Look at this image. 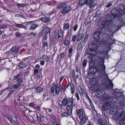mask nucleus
Wrapping results in <instances>:
<instances>
[{
	"mask_svg": "<svg viewBox=\"0 0 125 125\" xmlns=\"http://www.w3.org/2000/svg\"><path fill=\"white\" fill-rule=\"evenodd\" d=\"M17 5L19 7H23L25 6V5L24 4H19L18 3Z\"/></svg>",
	"mask_w": 125,
	"mask_h": 125,
	"instance_id": "6e6d98bb",
	"label": "nucleus"
},
{
	"mask_svg": "<svg viewBox=\"0 0 125 125\" xmlns=\"http://www.w3.org/2000/svg\"><path fill=\"white\" fill-rule=\"evenodd\" d=\"M15 35L17 37H20L21 36V34L19 32H16L15 33Z\"/></svg>",
	"mask_w": 125,
	"mask_h": 125,
	"instance_id": "4d7b16f0",
	"label": "nucleus"
},
{
	"mask_svg": "<svg viewBox=\"0 0 125 125\" xmlns=\"http://www.w3.org/2000/svg\"><path fill=\"white\" fill-rule=\"evenodd\" d=\"M68 5L67 4L65 3H60L58 4L57 8L60 9L61 8H63V9L65 7L67 6Z\"/></svg>",
	"mask_w": 125,
	"mask_h": 125,
	"instance_id": "6ab92c4d",
	"label": "nucleus"
},
{
	"mask_svg": "<svg viewBox=\"0 0 125 125\" xmlns=\"http://www.w3.org/2000/svg\"><path fill=\"white\" fill-rule=\"evenodd\" d=\"M89 36V33L87 31L83 34V37L82 38V41L84 43V44L87 41Z\"/></svg>",
	"mask_w": 125,
	"mask_h": 125,
	"instance_id": "ddd939ff",
	"label": "nucleus"
},
{
	"mask_svg": "<svg viewBox=\"0 0 125 125\" xmlns=\"http://www.w3.org/2000/svg\"><path fill=\"white\" fill-rule=\"evenodd\" d=\"M50 18L48 17H44L41 18V20L42 22H45L47 23L50 21Z\"/></svg>",
	"mask_w": 125,
	"mask_h": 125,
	"instance_id": "aec40b11",
	"label": "nucleus"
},
{
	"mask_svg": "<svg viewBox=\"0 0 125 125\" xmlns=\"http://www.w3.org/2000/svg\"><path fill=\"white\" fill-rule=\"evenodd\" d=\"M77 114L79 116L80 121L78 123L80 125H83L85 123L87 118V117L85 115L84 109L83 108H79L76 110Z\"/></svg>",
	"mask_w": 125,
	"mask_h": 125,
	"instance_id": "7ed1b4c3",
	"label": "nucleus"
},
{
	"mask_svg": "<svg viewBox=\"0 0 125 125\" xmlns=\"http://www.w3.org/2000/svg\"><path fill=\"white\" fill-rule=\"evenodd\" d=\"M48 44L47 42H44L42 44V48L44 49L45 48H48Z\"/></svg>",
	"mask_w": 125,
	"mask_h": 125,
	"instance_id": "72a5a7b5",
	"label": "nucleus"
},
{
	"mask_svg": "<svg viewBox=\"0 0 125 125\" xmlns=\"http://www.w3.org/2000/svg\"><path fill=\"white\" fill-rule=\"evenodd\" d=\"M85 97L89 101L90 105H91V104H92V103L91 100L89 97L88 94L87 92L86 93Z\"/></svg>",
	"mask_w": 125,
	"mask_h": 125,
	"instance_id": "2f4dec72",
	"label": "nucleus"
},
{
	"mask_svg": "<svg viewBox=\"0 0 125 125\" xmlns=\"http://www.w3.org/2000/svg\"><path fill=\"white\" fill-rule=\"evenodd\" d=\"M94 5H92V7H89L90 9L89 10V13L92 12L93 11V8L94 7Z\"/></svg>",
	"mask_w": 125,
	"mask_h": 125,
	"instance_id": "49530a36",
	"label": "nucleus"
},
{
	"mask_svg": "<svg viewBox=\"0 0 125 125\" xmlns=\"http://www.w3.org/2000/svg\"><path fill=\"white\" fill-rule=\"evenodd\" d=\"M85 4L88 5L89 7H92V5H95L96 2L95 0H85Z\"/></svg>",
	"mask_w": 125,
	"mask_h": 125,
	"instance_id": "f8f14e48",
	"label": "nucleus"
},
{
	"mask_svg": "<svg viewBox=\"0 0 125 125\" xmlns=\"http://www.w3.org/2000/svg\"><path fill=\"white\" fill-rule=\"evenodd\" d=\"M35 89L36 91L37 92L39 93H40L42 91L43 89V88L39 87H36Z\"/></svg>",
	"mask_w": 125,
	"mask_h": 125,
	"instance_id": "393cba45",
	"label": "nucleus"
},
{
	"mask_svg": "<svg viewBox=\"0 0 125 125\" xmlns=\"http://www.w3.org/2000/svg\"><path fill=\"white\" fill-rule=\"evenodd\" d=\"M54 87H52L51 88V91L52 93H53L54 92Z\"/></svg>",
	"mask_w": 125,
	"mask_h": 125,
	"instance_id": "680f3d73",
	"label": "nucleus"
},
{
	"mask_svg": "<svg viewBox=\"0 0 125 125\" xmlns=\"http://www.w3.org/2000/svg\"><path fill=\"white\" fill-rule=\"evenodd\" d=\"M86 52L88 54H97V52H94L92 50H90L89 49L87 50L86 51Z\"/></svg>",
	"mask_w": 125,
	"mask_h": 125,
	"instance_id": "412c9836",
	"label": "nucleus"
},
{
	"mask_svg": "<svg viewBox=\"0 0 125 125\" xmlns=\"http://www.w3.org/2000/svg\"><path fill=\"white\" fill-rule=\"evenodd\" d=\"M26 25H30V29L31 30H34L39 26V25L37 24L34 21H29L27 23Z\"/></svg>",
	"mask_w": 125,
	"mask_h": 125,
	"instance_id": "39448f33",
	"label": "nucleus"
},
{
	"mask_svg": "<svg viewBox=\"0 0 125 125\" xmlns=\"http://www.w3.org/2000/svg\"><path fill=\"white\" fill-rule=\"evenodd\" d=\"M43 100L44 101H48L50 99V97L45 94H43Z\"/></svg>",
	"mask_w": 125,
	"mask_h": 125,
	"instance_id": "4be33fe9",
	"label": "nucleus"
},
{
	"mask_svg": "<svg viewBox=\"0 0 125 125\" xmlns=\"http://www.w3.org/2000/svg\"><path fill=\"white\" fill-rule=\"evenodd\" d=\"M76 37V35H75L73 36V38H72V41L73 42H75Z\"/></svg>",
	"mask_w": 125,
	"mask_h": 125,
	"instance_id": "5fc2aeb1",
	"label": "nucleus"
},
{
	"mask_svg": "<svg viewBox=\"0 0 125 125\" xmlns=\"http://www.w3.org/2000/svg\"><path fill=\"white\" fill-rule=\"evenodd\" d=\"M42 59L44 61H46L47 62L49 61V58L47 55H42Z\"/></svg>",
	"mask_w": 125,
	"mask_h": 125,
	"instance_id": "cd10ccee",
	"label": "nucleus"
},
{
	"mask_svg": "<svg viewBox=\"0 0 125 125\" xmlns=\"http://www.w3.org/2000/svg\"><path fill=\"white\" fill-rule=\"evenodd\" d=\"M89 47L90 50H92L94 52H97L96 51L97 50L98 46L94 43H91L89 45Z\"/></svg>",
	"mask_w": 125,
	"mask_h": 125,
	"instance_id": "6e6552de",
	"label": "nucleus"
},
{
	"mask_svg": "<svg viewBox=\"0 0 125 125\" xmlns=\"http://www.w3.org/2000/svg\"><path fill=\"white\" fill-rule=\"evenodd\" d=\"M20 73L19 74H17L16 75H15V76H14V77L13 78L12 80L13 81H14L16 79H17L18 78V77L20 76Z\"/></svg>",
	"mask_w": 125,
	"mask_h": 125,
	"instance_id": "c03bdc74",
	"label": "nucleus"
},
{
	"mask_svg": "<svg viewBox=\"0 0 125 125\" xmlns=\"http://www.w3.org/2000/svg\"><path fill=\"white\" fill-rule=\"evenodd\" d=\"M57 32L56 31H54L52 34V40L53 41H54L56 38L57 35Z\"/></svg>",
	"mask_w": 125,
	"mask_h": 125,
	"instance_id": "c85d7f7f",
	"label": "nucleus"
},
{
	"mask_svg": "<svg viewBox=\"0 0 125 125\" xmlns=\"http://www.w3.org/2000/svg\"><path fill=\"white\" fill-rule=\"evenodd\" d=\"M100 33V32L99 31L95 32L93 34V38L96 40H98L99 38V36Z\"/></svg>",
	"mask_w": 125,
	"mask_h": 125,
	"instance_id": "a211bd4d",
	"label": "nucleus"
},
{
	"mask_svg": "<svg viewBox=\"0 0 125 125\" xmlns=\"http://www.w3.org/2000/svg\"><path fill=\"white\" fill-rule=\"evenodd\" d=\"M74 99L72 98L68 99L66 96L63 99L62 102V105L64 106H72L73 104Z\"/></svg>",
	"mask_w": 125,
	"mask_h": 125,
	"instance_id": "20e7f679",
	"label": "nucleus"
},
{
	"mask_svg": "<svg viewBox=\"0 0 125 125\" xmlns=\"http://www.w3.org/2000/svg\"><path fill=\"white\" fill-rule=\"evenodd\" d=\"M72 51L73 49L72 48H71L69 50L68 52L69 53V56H71L72 55Z\"/></svg>",
	"mask_w": 125,
	"mask_h": 125,
	"instance_id": "8fccbe9b",
	"label": "nucleus"
},
{
	"mask_svg": "<svg viewBox=\"0 0 125 125\" xmlns=\"http://www.w3.org/2000/svg\"><path fill=\"white\" fill-rule=\"evenodd\" d=\"M112 5V3H109L106 6V7L109 8Z\"/></svg>",
	"mask_w": 125,
	"mask_h": 125,
	"instance_id": "69168bd1",
	"label": "nucleus"
},
{
	"mask_svg": "<svg viewBox=\"0 0 125 125\" xmlns=\"http://www.w3.org/2000/svg\"><path fill=\"white\" fill-rule=\"evenodd\" d=\"M93 82L94 84H96L98 83V80L97 78H95L93 79Z\"/></svg>",
	"mask_w": 125,
	"mask_h": 125,
	"instance_id": "e433bc0d",
	"label": "nucleus"
},
{
	"mask_svg": "<svg viewBox=\"0 0 125 125\" xmlns=\"http://www.w3.org/2000/svg\"><path fill=\"white\" fill-rule=\"evenodd\" d=\"M72 9L71 6H67L62 10L60 12V13L62 14H66L69 12Z\"/></svg>",
	"mask_w": 125,
	"mask_h": 125,
	"instance_id": "1a4fd4ad",
	"label": "nucleus"
},
{
	"mask_svg": "<svg viewBox=\"0 0 125 125\" xmlns=\"http://www.w3.org/2000/svg\"><path fill=\"white\" fill-rule=\"evenodd\" d=\"M63 44L66 46H68L69 45L70 42L69 40H68L67 39H66L64 40Z\"/></svg>",
	"mask_w": 125,
	"mask_h": 125,
	"instance_id": "b1692460",
	"label": "nucleus"
},
{
	"mask_svg": "<svg viewBox=\"0 0 125 125\" xmlns=\"http://www.w3.org/2000/svg\"><path fill=\"white\" fill-rule=\"evenodd\" d=\"M60 57L61 58H62L64 57V54L63 52L60 55Z\"/></svg>",
	"mask_w": 125,
	"mask_h": 125,
	"instance_id": "774afa93",
	"label": "nucleus"
},
{
	"mask_svg": "<svg viewBox=\"0 0 125 125\" xmlns=\"http://www.w3.org/2000/svg\"><path fill=\"white\" fill-rule=\"evenodd\" d=\"M114 18V16H113L111 14L107 15L105 17V23L107 25H109L110 22H112V19Z\"/></svg>",
	"mask_w": 125,
	"mask_h": 125,
	"instance_id": "0eeeda50",
	"label": "nucleus"
},
{
	"mask_svg": "<svg viewBox=\"0 0 125 125\" xmlns=\"http://www.w3.org/2000/svg\"><path fill=\"white\" fill-rule=\"evenodd\" d=\"M71 90L72 93L73 94L74 92V85L73 84H71Z\"/></svg>",
	"mask_w": 125,
	"mask_h": 125,
	"instance_id": "c9c22d12",
	"label": "nucleus"
},
{
	"mask_svg": "<svg viewBox=\"0 0 125 125\" xmlns=\"http://www.w3.org/2000/svg\"><path fill=\"white\" fill-rule=\"evenodd\" d=\"M15 16L16 17H22V18H25V16L23 15V14H16L15 15Z\"/></svg>",
	"mask_w": 125,
	"mask_h": 125,
	"instance_id": "a18cd8bd",
	"label": "nucleus"
},
{
	"mask_svg": "<svg viewBox=\"0 0 125 125\" xmlns=\"http://www.w3.org/2000/svg\"><path fill=\"white\" fill-rule=\"evenodd\" d=\"M85 4V0H80L78 2V5L81 6Z\"/></svg>",
	"mask_w": 125,
	"mask_h": 125,
	"instance_id": "c756f323",
	"label": "nucleus"
},
{
	"mask_svg": "<svg viewBox=\"0 0 125 125\" xmlns=\"http://www.w3.org/2000/svg\"><path fill=\"white\" fill-rule=\"evenodd\" d=\"M115 105L112 106L113 107L112 108H112L110 110V114L111 115H114L115 114H118V108H117V106H115ZM121 111V113H120L119 114H118V116L120 115V113L121 114L123 112V110L122 109H119V111ZM118 117L117 118H118Z\"/></svg>",
	"mask_w": 125,
	"mask_h": 125,
	"instance_id": "423d86ee",
	"label": "nucleus"
},
{
	"mask_svg": "<svg viewBox=\"0 0 125 125\" xmlns=\"http://www.w3.org/2000/svg\"><path fill=\"white\" fill-rule=\"evenodd\" d=\"M29 105L30 107H32L33 108L35 109V105L33 103H31L29 104Z\"/></svg>",
	"mask_w": 125,
	"mask_h": 125,
	"instance_id": "de8ad7c7",
	"label": "nucleus"
},
{
	"mask_svg": "<svg viewBox=\"0 0 125 125\" xmlns=\"http://www.w3.org/2000/svg\"><path fill=\"white\" fill-rule=\"evenodd\" d=\"M75 106V104L73 105L72 106H67L66 109L67 112L70 116H72V113L73 109V108Z\"/></svg>",
	"mask_w": 125,
	"mask_h": 125,
	"instance_id": "dca6fc26",
	"label": "nucleus"
},
{
	"mask_svg": "<svg viewBox=\"0 0 125 125\" xmlns=\"http://www.w3.org/2000/svg\"><path fill=\"white\" fill-rule=\"evenodd\" d=\"M69 25L68 23L66 24L63 27V29L64 30H66L69 29Z\"/></svg>",
	"mask_w": 125,
	"mask_h": 125,
	"instance_id": "58836bf2",
	"label": "nucleus"
},
{
	"mask_svg": "<svg viewBox=\"0 0 125 125\" xmlns=\"http://www.w3.org/2000/svg\"><path fill=\"white\" fill-rule=\"evenodd\" d=\"M112 12L113 14L114 15H117L118 10L116 9L113 10L111 11Z\"/></svg>",
	"mask_w": 125,
	"mask_h": 125,
	"instance_id": "79ce46f5",
	"label": "nucleus"
},
{
	"mask_svg": "<svg viewBox=\"0 0 125 125\" xmlns=\"http://www.w3.org/2000/svg\"><path fill=\"white\" fill-rule=\"evenodd\" d=\"M118 119L121 121L122 122L125 123V111H124L118 117Z\"/></svg>",
	"mask_w": 125,
	"mask_h": 125,
	"instance_id": "4468645a",
	"label": "nucleus"
},
{
	"mask_svg": "<svg viewBox=\"0 0 125 125\" xmlns=\"http://www.w3.org/2000/svg\"><path fill=\"white\" fill-rule=\"evenodd\" d=\"M75 70L74 69L72 71V74L73 77L74 79H75L76 78V75L75 73Z\"/></svg>",
	"mask_w": 125,
	"mask_h": 125,
	"instance_id": "3c124183",
	"label": "nucleus"
},
{
	"mask_svg": "<svg viewBox=\"0 0 125 125\" xmlns=\"http://www.w3.org/2000/svg\"><path fill=\"white\" fill-rule=\"evenodd\" d=\"M69 115V114H68V113L64 112L62 113L61 115L63 117H67Z\"/></svg>",
	"mask_w": 125,
	"mask_h": 125,
	"instance_id": "ea45409f",
	"label": "nucleus"
},
{
	"mask_svg": "<svg viewBox=\"0 0 125 125\" xmlns=\"http://www.w3.org/2000/svg\"><path fill=\"white\" fill-rule=\"evenodd\" d=\"M75 94L76 97L77 98V100L78 101L79 100V97L78 94L77 93H75Z\"/></svg>",
	"mask_w": 125,
	"mask_h": 125,
	"instance_id": "0e129e2a",
	"label": "nucleus"
},
{
	"mask_svg": "<svg viewBox=\"0 0 125 125\" xmlns=\"http://www.w3.org/2000/svg\"><path fill=\"white\" fill-rule=\"evenodd\" d=\"M19 47L16 46L13 47L10 50V52L13 54L15 55L19 52Z\"/></svg>",
	"mask_w": 125,
	"mask_h": 125,
	"instance_id": "9b49d317",
	"label": "nucleus"
},
{
	"mask_svg": "<svg viewBox=\"0 0 125 125\" xmlns=\"http://www.w3.org/2000/svg\"><path fill=\"white\" fill-rule=\"evenodd\" d=\"M87 64V61L86 60H84L83 62V66H86Z\"/></svg>",
	"mask_w": 125,
	"mask_h": 125,
	"instance_id": "864d4df0",
	"label": "nucleus"
},
{
	"mask_svg": "<svg viewBox=\"0 0 125 125\" xmlns=\"http://www.w3.org/2000/svg\"><path fill=\"white\" fill-rule=\"evenodd\" d=\"M50 28L48 27H46L43 30L42 35L43 36H46L50 32Z\"/></svg>",
	"mask_w": 125,
	"mask_h": 125,
	"instance_id": "f3484780",
	"label": "nucleus"
},
{
	"mask_svg": "<svg viewBox=\"0 0 125 125\" xmlns=\"http://www.w3.org/2000/svg\"><path fill=\"white\" fill-rule=\"evenodd\" d=\"M82 47V44L81 42H79L78 45L77 47V50H80Z\"/></svg>",
	"mask_w": 125,
	"mask_h": 125,
	"instance_id": "37998d69",
	"label": "nucleus"
},
{
	"mask_svg": "<svg viewBox=\"0 0 125 125\" xmlns=\"http://www.w3.org/2000/svg\"><path fill=\"white\" fill-rule=\"evenodd\" d=\"M101 89L100 85H96L92 86L90 88V90L93 92H95L99 91Z\"/></svg>",
	"mask_w": 125,
	"mask_h": 125,
	"instance_id": "9d476101",
	"label": "nucleus"
},
{
	"mask_svg": "<svg viewBox=\"0 0 125 125\" xmlns=\"http://www.w3.org/2000/svg\"><path fill=\"white\" fill-rule=\"evenodd\" d=\"M55 89L56 94L57 95L59 94L61 90V88H55Z\"/></svg>",
	"mask_w": 125,
	"mask_h": 125,
	"instance_id": "4c0bfd02",
	"label": "nucleus"
},
{
	"mask_svg": "<svg viewBox=\"0 0 125 125\" xmlns=\"http://www.w3.org/2000/svg\"><path fill=\"white\" fill-rule=\"evenodd\" d=\"M78 25L77 24H76L73 27V31H76L77 28H78Z\"/></svg>",
	"mask_w": 125,
	"mask_h": 125,
	"instance_id": "13d9d810",
	"label": "nucleus"
},
{
	"mask_svg": "<svg viewBox=\"0 0 125 125\" xmlns=\"http://www.w3.org/2000/svg\"><path fill=\"white\" fill-rule=\"evenodd\" d=\"M22 24H16L15 26L21 28Z\"/></svg>",
	"mask_w": 125,
	"mask_h": 125,
	"instance_id": "338daca9",
	"label": "nucleus"
},
{
	"mask_svg": "<svg viewBox=\"0 0 125 125\" xmlns=\"http://www.w3.org/2000/svg\"><path fill=\"white\" fill-rule=\"evenodd\" d=\"M110 83L109 84V86L108 88L111 90H112L113 89V84L112 83V82L110 80H109Z\"/></svg>",
	"mask_w": 125,
	"mask_h": 125,
	"instance_id": "f704fd0d",
	"label": "nucleus"
},
{
	"mask_svg": "<svg viewBox=\"0 0 125 125\" xmlns=\"http://www.w3.org/2000/svg\"><path fill=\"white\" fill-rule=\"evenodd\" d=\"M93 63L92 60H91V61L89 62V67H92L93 65Z\"/></svg>",
	"mask_w": 125,
	"mask_h": 125,
	"instance_id": "052dcab7",
	"label": "nucleus"
},
{
	"mask_svg": "<svg viewBox=\"0 0 125 125\" xmlns=\"http://www.w3.org/2000/svg\"><path fill=\"white\" fill-rule=\"evenodd\" d=\"M26 65L25 63L21 62L19 64V66L20 68H23L26 67Z\"/></svg>",
	"mask_w": 125,
	"mask_h": 125,
	"instance_id": "7c9ffc66",
	"label": "nucleus"
},
{
	"mask_svg": "<svg viewBox=\"0 0 125 125\" xmlns=\"http://www.w3.org/2000/svg\"><path fill=\"white\" fill-rule=\"evenodd\" d=\"M21 84V83L20 82H18L15 85H13V87L14 89H17L20 86Z\"/></svg>",
	"mask_w": 125,
	"mask_h": 125,
	"instance_id": "a878e982",
	"label": "nucleus"
},
{
	"mask_svg": "<svg viewBox=\"0 0 125 125\" xmlns=\"http://www.w3.org/2000/svg\"><path fill=\"white\" fill-rule=\"evenodd\" d=\"M52 125H60L59 124L55 121L52 122Z\"/></svg>",
	"mask_w": 125,
	"mask_h": 125,
	"instance_id": "603ef678",
	"label": "nucleus"
},
{
	"mask_svg": "<svg viewBox=\"0 0 125 125\" xmlns=\"http://www.w3.org/2000/svg\"><path fill=\"white\" fill-rule=\"evenodd\" d=\"M113 98L110 96H106L100 100V102L101 104L104 103L102 108L103 109L106 111L110 108H112V106L116 105V103L114 101H113Z\"/></svg>",
	"mask_w": 125,
	"mask_h": 125,
	"instance_id": "f03ea898",
	"label": "nucleus"
},
{
	"mask_svg": "<svg viewBox=\"0 0 125 125\" xmlns=\"http://www.w3.org/2000/svg\"><path fill=\"white\" fill-rule=\"evenodd\" d=\"M22 75V74L21 73H20L19 76L17 79V81H19V82H20L21 83H23V81L22 80V78L21 76Z\"/></svg>",
	"mask_w": 125,
	"mask_h": 125,
	"instance_id": "bb28decb",
	"label": "nucleus"
},
{
	"mask_svg": "<svg viewBox=\"0 0 125 125\" xmlns=\"http://www.w3.org/2000/svg\"><path fill=\"white\" fill-rule=\"evenodd\" d=\"M15 90H11L10 91L9 94L6 97V98H7L9 97H10L11 96V95L13 94L15 92Z\"/></svg>",
	"mask_w": 125,
	"mask_h": 125,
	"instance_id": "5701e85b",
	"label": "nucleus"
},
{
	"mask_svg": "<svg viewBox=\"0 0 125 125\" xmlns=\"http://www.w3.org/2000/svg\"><path fill=\"white\" fill-rule=\"evenodd\" d=\"M102 10H98L96 12L95 17H97L102 12Z\"/></svg>",
	"mask_w": 125,
	"mask_h": 125,
	"instance_id": "a19ab883",
	"label": "nucleus"
},
{
	"mask_svg": "<svg viewBox=\"0 0 125 125\" xmlns=\"http://www.w3.org/2000/svg\"><path fill=\"white\" fill-rule=\"evenodd\" d=\"M94 66L89 67V71L90 73L92 74L94 76V73L97 71L101 72L104 71L106 68L104 64V62L103 59L100 58H98L94 61Z\"/></svg>",
	"mask_w": 125,
	"mask_h": 125,
	"instance_id": "f257e3e1",
	"label": "nucleus"
},
{
	"mask_svg": "<svg viewBox=\"0 0 125 125\" xmlns=\"http://www.w3.org/2000/svg\"><path fill=\"white\" fill-rule=\"evenodd\" d=\"M58 37L56 39L57 41L59 42L62 41L63 39V34L61 30L58 31Z\"/></svg>",
	"mask_w": 125,
	"mask_h": 125,
	"instance_id": "2eb2a0df",
	"label": "nucleus"
},
{
	"mask_svg": "<svg viewBox=\"0 0 125 125\" xmlns=\"http://www.w3.org/2000/svg\"><path fill=\"white\" fill-rule=\"evenodd\" d=\"M50 117L54 121L56 120V118L55 116L53 115H52L50 116Z\"/></svg>",
	"mask_w": 125,
	"mask_h": 125,
	"instance_id": "09e8293b",
	"label": "nucleus"
},
{
	"mask_svg": "<svg viewBox=\"0 0 125 125\" xmlns=\"http://www.w3.org/2000/svg\"><path fill=\"white\" fill-rule=\"evenodd\" d=\"M97 124L98 125H105L103 120L101 119H99Z\"/></svg>",
	"mask_w": 125,
	"mask_h": 125,
	"instance_id": "473e14b6",
	"label": "nucleus"
},
{
	"mask_svg": "<svg viewBox=\"0 0 125 125\" xmlns=\"http://www.w3.org/2000/svg\"><path fill=\"white\" fill-rule=\"evenodd\" d=\"M7 27V26L5 25H0V29H5Z\"/></svg>",
	"mask_w": 125,
	"mask_h": 125,
	"instance_id": "bf43d9fd",
	"label": "nucleus"
},
{
	"mask_svg": "<svg viewBox=\"0 0 125 125\" xmlns=\"http://www.w3.org/2000/svg\"><path fill=\"white\" fill-rule=\"evenodd\" d=\"M36 115L37 119L38 121L40 122H42V120L40 116H38V115Z\"/></svg>",
	"mask_w": 125,
	"mask_h": 125,
	"instance_id": "e2e57ef3",
	"label": "nucleus"
}]
</instances>
